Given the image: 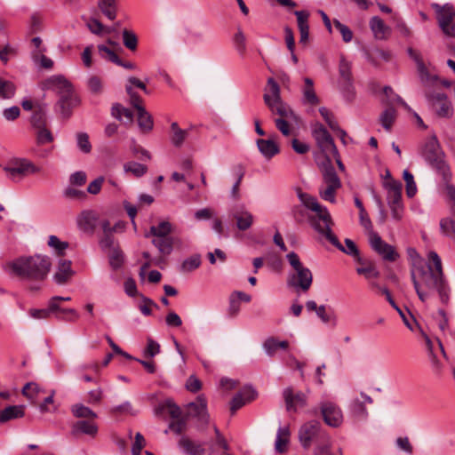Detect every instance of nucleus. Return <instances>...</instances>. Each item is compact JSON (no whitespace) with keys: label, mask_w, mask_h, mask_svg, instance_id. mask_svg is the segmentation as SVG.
<instances>
[{"label":"nucleus","mask_w":455,"mask_h":455,"mask_svg":"<svg viewBox=\"0 0 455 455\" xmlns=\"http://www.w3.org/2000/svg\"><path fill=\"white\" fill-rule=\"evenodd\" d=\"M312 136L323 156L322 161L315 156L317 164L323 168V180L319 188L320 196L322 199H333L336 190L341 187L340 180L331 164V156L338 155V149L332 137L322 124L315 123L312 125Z\"/></svg>","instance_id":"f257e3e1"},{"label":"nucleus","mask_w":455,"mask_h":455,"mask_svg":"<svg viewBox=\"0 0 455 455\" xmlns=\"http://www.w3.org/2000/svg\"><path fill=\"white\" fill-rule=\"evenodd\" d=\"M295 218L302 221L307 218L310 225L323 236H324L335 247H340L337 236L331 231L333 221L327 208L318 204L317 201H302L294 211Z\"/></svg>","instance_id":"f03ea898"},{"label":"nucleus","mask_w":455,"mask_h":455,"mask_svg":"<svg viewBox=\"0 0 455 455\" xmlns=\"http://www.w3.org/2000/svg\"><path fill=\"white\" fill-rule=\"evenodd\" d=\"M411 277L416 293L421 301H426L435 291L441 302L444 305L448 304L451 288L445 277L438 276L432 271H425V269H421L419 280L417 279L414 271H411Z\"/></svg>","instance_id":"7ed1b4c3"},{"label":"nucleus","mask_w":455,"mask_h":455,"mask_svg":"<svg viewBox=\"0 0 455 455\" xmlns=\"http://www.w3.org/2000/svg\"><path fill=\"white\" fill-rule=\"evenodd\" d=\"M51 265L49 257L35 255L19 258L10 262L8 267L21 279L43 281L47 276Z\"/></svg>","instance_id":"20e7f679"},{"label":"nucleus","mask_w":455,"mask_h":455,"mask_svg":"<svg viewBox=\"0 0 455 455\" xmlns=\"http://www.w3.org/2000/svg\"><path fill=\"white\" fill-rule=\"evenodd\" d=\"M286 259L291 267L286 279L287 287L296 293L307 292L313 283L311 270L303 265L299 255L294 251L289 252Z\"/></svg>","instance_id":"39448f33"},{"label":"nucleus","mask_w":455,"mask_h":455,"mask_svg":"<svg viewBox=\"0 0 455 455\" xmlns=\"http://www.w3.org/2000/svg\"><path fill=\"white\" fill-rule=\"evenodd\" d=\"M263 100L272 114L283 117H294L291 107L283 101L280 86L273 77H269L267 81Z\"/></svg>","instance_id":"423d86ee"},{"label":"nucleus","mask_w":455,"mask_h":455,"mask_svg":"<svg viewBox=\"0 0 455 455\" xmlns=\"http://www.w3.org/2000/svg\"><path fill=\"white\" fill-rule=\"evenodd\" d=\"M437 84L438 77L436 76V81L433 84L424 86L425 96L435 114L439 117L447 118L451 116V104L444 92L435 89Z\"/></svg>","instance_id":"0eeeda50"},{"label":"nucleus","mask_w":455,"mask_h":455,"mask_svg":"<svg viewBox=\"0 0 455 455\" xmlns=\"http://www.w3.org/2000/svg\"><path fill=\"white\" fill-rule=\"evenodd\" d=\"M425 159L445 177L448 167L443 160V154L440 149L435 136L430 137L425 143L422 151Z\"/></svg>","instance_id":"6e6552de"},{"label":"nucleus","mask_w":455,"mask_h":455,"mask_svg":"<svg viewBox=\"0 0 455 455\" xmlns=\"http://www.w3.org/2000/svg\"><path fill=\"white\" fill-rule=\"evenodd\" d=\"M432 8L436 12L438 24L443 33L455 37V9L452 5L432 4Z\"/></svg>","instance_id":"1a4fd4ad"},{"label":"nucleus","mask_w":455,"mask_h":455,"mask_svg":"<svg viewBox=\"0 0 455 455\" xmlns=\"http://www.w3.org/2000/svg\"><path fill=\"white\" fill-rule=\"evenodd\" d=\"M4 171L7 178L13 181H20L30 173L38 172L39 168L34 165L32 162L20 158L4 167Z\"/></svg>","instance_id":"9d476101"},{"label":"nucleus","mask_w":455,"mask_h":455,"mask_svg":"<svg viewBox=\"0 0 455 455\" xmlns=\"http://www.w3.org/2000/svg\"><path fill=\"white\" fill-rule=\"evenodd\" d=\"M339 87L344 98L347 101H351L355 98V89L353 86V79L351 73V64L344 58H341L339 67Z\"/></svg>","instance_id":"9b49d317"},{"label":"nucleus","mask_w":455,"mask_h":455,"mask_svg":"<svg viewBox=\"0 0 455 455\" xmlns=\"http://www.w3.org/2000/svg\"><path fill=\"white\" fill-rule=\"evenodd\" d=\"M320 411L325 424L331 427H339L343 423L341 409L331 401H323L320 403Z\"/></svg>","instance_id":"f8f14e48"},{"label":"nucleus","mask_w":455,"mask_h":455,"mask_svg":"<svg viewBox=\"0 0 455 455\" xmlns=\"http://www.w3.org/2000/svg\"><path fill=\"white\" fill-rule=\"evenodd\" d=\"M379 212V222L384 223L388 216L400 220L403 214V201H377Z\"/></svg>","instance_id":"ddd939ff"},{"label":"nucleus","mask_w":455,"mask_h":455,"mask_svg":"<svg viewBox=\"0 0 455 455\" xmlns=\"http://www.w3.org/2000/svg\"><path fill=\"white\" fill-rule=\"evenodd\" d=\"M369 240L371 248L377 251L383 259L395 261L399 257L395 248L384 242L377 233L371 232Z\"/></svg>","instance_id":"4468645a"},{"label":"nucleus","mask_w":455,"mask_h":455,"mask_svg":"<svg viewBox=\"0 0 455 455\" xmlns=\"http://www.w3.org/2000/svg\"><path fill=\"white\" fill-rule=\"evenodd\" d=\"M286 409L289 411H297L307 405V395L301 391L294 392L291 387H287L283 392Z\"/></svg>","instance_id":"2eb2a0df"},{"label":"nucleus","mask_w":455,"mask_h":455,"mask_svg":"<svg viewBox=\"0 0 455 455\" xmlns=\"http://www.w3.org/2000/svg\"><path fill=\"white\" fill-rule=\"evenodd\" d=\"M107 215V212L85 210L77 217V224L84 231H92L100 222V219Z\"/></svg>","instance_id":"dca6fc26"},{"label":"nucleus","mask_w":455,"mask_h":455,"mask_svg":"<svg viewBox=\"0 0 455 455\" xmlns=\"http://www.w3.org/2000/svg\"><path fill=\"white\" fill-rule=\"evenodd\" d=\"M43 89L54 91L60 97L73 91L70 82L61 75H54L45 79L43 82Z\"/></svg>","instance_id":"f3484780"},{"label":"nucleus","mask_w":455,"mask_h":455,"mask_svg":"<svg viewBox=\"0 0 455 455\" xmlns=\"http://www.w3.org/2000/svg\"><path fill=\"white\" fill-rule=\"evenodd\" d=\"M187 410L189 417L196 418L202 424L208 423L207 403L203 395H199L195 402L188 403Z\"/></svg>","instance_id":"a211bd4d"},{"label":"nucleus","mask_w":455,"mask_h":455,"mask_svg":"<svg viewBox=\"0 0 455 455\" xmlns=\"http://www.w3.org/2000/svg\"><path fill=\"white\" fill-rule=\"evenodd\" d=\"M408 54L409 56L415 61L417 66V70L419 73V76L420 79L421 84L424 86H429L433 84L436 81V76L431 75L426 65L424 64L419 53L415 52L413 49L409 48L408 49Z\"/></svg>","instance_id":"6ab92c4d"},{"label":"nucleus","mask_w":455,"mask_h":455,"mask_svg":"<svg viewBox=\"0 0 455 455\" xmlns=\"http://www.w3.org/2000/svg\"><path fill=\"white\" fill-rule=\"evenodd\" d=\"M321 428V423L317 420H310L301 426L299 431V438L304 448L311 445L312 440L317 435Z\"/></svg>","instance_id":"aec40b11"},{"label":"nucleus","mask_w":455,"mask_h":455,"mask_svg":"<svg viewBox=\"0 0 455 455\" xmlns=\"http://www.w3.org/2000/svg\"><path fill=\"white\" fill-rule=\"evenodd\" d=\"M77 105L78 99L72 91L60 97L56 104V109L64 118H68L71 116L72 109Z\"/></svg>","instance_id":"412c9836"},{"label":"nucleus","mask_w":455,"mask_h":455,"mask_svg":"<svg viewBox=\"0 0 455 455\" xmlns=\"http://www.w3.org/2000/svg\"><path fill=\"white\" fill-rule=\"evenodd\" d=\"M179 446L187 455H210L202 443L183 436L179 441Z\"/></svg>","instance_id":"4be33fe9"},{"label":"nucleus","mask_w":455,"mask_h":455,"mask_svg":"<svg viewBox=\"0 0 455 455\" xmlns=\"http://www.w3.org/2000/svg\"><path fill=\"white\" fill-rule=\"evenodd\" d=\"M361 398L355 397L350 403V411L352 414L357 418L365 419L368 416V411L365 403H372L371 396L364 393L360 394Z\"/></svg>","instance_id":"5701e85b"},{"label":"nucleus","mask_w":455,"mask_h":455,"mask_svg":"<svg viewBox=\"0 0 455 455\" xmlns=\"http://www.w3.org/2000/svg\"><path fill=\"white\" fill-rule=\"evenodd\" d=\"M74 274L75 272L71 268V261L68 259H60L53 279L58 284H65Z\"/></svg>","instance_id":"b1692460"},{"label":"nucleus","mask_w":455,"mask_h":455,"mask_svg":"<svg viewBox=\"0 0 455 455\" xmlns=\"http://www.w3.org/2000/svg\"><path fill=\"white\" fill-rule=\"evenodd\" d=\"M294 14L297 18L298 28L300 35L299 43L306 44L309 38V12L307 11H295Z\"/></svg>","instance_id":"393cba45"},{"label":"nucleus","mask_w":455,"mask_h":455,"mask_svg":"<svg viewBox=\"0 0 455 455\" xmlns=\"http://www.w3.org/2000/svg\"><path fill=\"white\" fill-rule=\"evenodd\" d=\"M256 144L259 151L266 159H271L279 153L278 145L271 139H259L256 140Z\"/></svg>","instance_id":"a878e982"},{"label":"nucleus","mask_w":455,"mask_h":455,"mask_svg":"<svg viewBox=\"0 0 455 455\" xmlns=\"http://www.w3.org/2000/svg\"><path fill=\"white\" fill-rule=\"evenodd\" d=\"M370 28L376 39L383 40L390 33V28L378 16H374L370 20Z\"/></svg>","instance_id":"bb28decb"},{"label":"nucleus","mask_w":455,"mask_h":455,"mask_svg":"<svg viewBox=\"0 0 455 455\" xmlns=\"http://www.w3.org/2000/svg\"><path fill=\"white\" fill-rule=\"evenodd\" d=\"M304 86L302 87V100L305 104L315 106L319 103V99L314 89V82L309 77L304 78Z\"/></svg>","instance_id":"cd10ccee"},{"label":"nucleus","mask_w":455,"mask_h":455,"mask_svg":"<svg viewBox=\"0 0 455 455\" xmlns=\"http://www.w3.org/2000/svg\"><path fill=\"white\" fill-rule=\"evenodd\" d=\"M73 435L84 434L90 436H95L98 433L97 425L90 420H79L72 427Z\"/></svg>","instance_id":"c85d7f7f"},{"label":"nucleus","mask_w":455,"mask_h":455,"mask_svg":"<svg viewBox=\"0 0 455 455\" xmlns=\"http://www.w3.org/2000/svg\"><path fill=\"white\" fill-rule=\"evenodd\" d=\"M383 187L387 190L389 199H401L403 189L401 181L389 177L383 180Z\"/></svg>","instance_id":"c756f323"},{"label":"nucleus","mask_w":455,"mask_h":455,"mask_svg":"<svg viewBox=\"0 0 455 455\" xmlns=\"http://www.w3.org/2000/svg\"><path fill=\"white\" fill-rule=\"evenodd\" d=\"M425 271H432L434 274L437 275L438 276L445 277L443 270L441 258L434 251H429L427 254V269H425Z\"/></svg>","instance_id":"7c9ffc66"},{"label":"nucleus","mask_w":455,"mask_h":455,"mask_svg":"<svg viewBox=\"0 0 455 455\" xmlns=\"http://www.w3.org/2000/svg\"><path fill=\"white\" fill-rule=\"evenodd\" d=\"M262 347L268 356H274L277 349H287L289 343L286 340L279 341L275 338L270 337L264 341Z\"/></svg>","instance_id":"2f4dec72"},{"label":"nucleus","mask_w":455,"mask_h":455,"mask_svg":"<svg viewBox=\"0 0 455 455\" xmlns=\"http://www.w3.org/2000/svg\"><path fill=\"white\" fill-rule=\"evenodd\" d=\"M24 416L23 405H12L6 407L0 412V422L4 423L11 419L22 418Z\"/></svg>","instance_id":"473e14b6"},{"label":"nucleus","mask_w":455,"mask_h":455,"mask_svg":"<svg viewBox=\"0 0 455 455\" xmlns=\"http://www.w3.org/2000/svg\"><path fill=\"white\" fill-rule=\"evenodd\" d=\"M236 227L241 231L249 229L253 223V216L249 212H236L233 213Z\"/></svg>","instance_id":"72a5a7b5"},{"label":"nucleus","mask_w":455,"mask_h":455,"mask_svg":"<svg viewBox=\"0 0 455 455\" xmlns=\"http://www.w3.org/2000/svg\"><path fill=\"white\" fill-rule=\"evenodd\" d=\"M171 142L176 148L181 147L188 135V131L180 129L176 122L171 124Z\"/></svg>","instance_id":"f704fd0d"},{"label":"nucleus","mask_w":455,"mask_h":455,"mask_svg":"<svg viewBox=\"0 0 455 455\" xmlns=\"http://www.w3.org/2000/svg\"><path fill=\"white\" fill-rule=\"evenodd\" d=\"M172 232V225L169 221H161L157 226L150 227L149 232L146 234V237L150 235L155 237H168Z\"/></svg>","instance_id":"c9c22d12"},{"label":"nucleus","mask_w":455,"mask_h":455,"mask_svg":"<svg viewBox=\"0 0 455 455\" xmlns=\"http://www.w3.org/2000/svg\"><path fill=\"white\" fill-rule=\"evenodd\" d=\"M440 231L443 235L455 242V220L451 217L440 220Z\"/></svg>","instance_id":"e433bc0d"},{"label":"nucleus","mask_w":455,"mask_h":455,"mask_svg":"<svg viewBox=\"0 0 455 455\" xmlns=\"http://www.w3.org/2000/svg\"><path fill=\"white\" fill-rule=\"evenodd\" d=\"M44 50H34L31 52L33 62L44 69H52L53 67V60L44 54Z\"/></svg>","instance_id":"4c0bfd02"},{"label":"nucleus","mask_w":455,"mask_h":455,"mask_svg":"<svg viewBox=\"0 0 455 455\" xmlns=\"http://www.w3.org/2000/svg\"><path fill=\"white\" fill-rule=\"evenodd\" d=\"M152 243L158 249L159 252L164 255H169L172 251L173 239L168 237H155Z\"/></svg>","instance_id":"58836bf2"},{"label":"nucleus","mask_w":455,"mask_h":455,"mask_svg":"<svg viewBox=\"0 0 455 455\" xmlns=\"http://www.w3.org/2000/svg\"><path fill=\"white\" fill-rule=\"evenodd\" d=\"M290 431L288 427H279L275 443V448L277 452L283 453L286 451Z\"/></svg>","instance_id":"ea45409f"},{"label":"nucleus","mask_w":455,"mask_h":455,"mask_svg":"<svg viewBox=\"0 0 455 455\" xmlns=\"http://www.w3.org/2000/svg\"><path fill=\"white\" fill-rule=\"evenodd\" d=\"M138 125L143 132H149L153 128L152 116L145 108H140L138 110Z\"/></svg>","instance_id":"a19ab883"},{"label":"nucleus","mask_w":455,"mask_h":455,"mask_svg":"<svg viewBox=\"0 0 455 455\" xmlns=\"http://www.w3.org/2000/svg\"><path fill=\"white\" fill-rule=\"evenodd\" d=\"M356 272L357 274L363 275L367 280H371L379 276V271L371 262H362V266L356 268Z\"/></svg>","instance_id":"79ce46f5"},{"label":"nucleus","mask_w":455,"mask_h":455,"mask_svg":"<svg viewBox=\"0 0 455 455\" xmlns=\"http://www.w3.org/2000/svg\"><path fill=\"white\" fill-rule=\"evenodd\" d=\"M46 310L48 312L49 316L52 314H54L56 312H61L63 314H70L74 316V319H69V321L76 320L79 317V314L76 312V309H73V308L62 309V308H60V307L59 305V301L54 297H52L49 300L48 307L46 308Z\"/></svg>","instance_id":"37998d69"},{"label":"nucleus","mask_w":455,"mask_h":455,"mask_svg":"<svg viewBox=\"0 0 455 455\" xmlns=\"http://www.w3.org/2000/svg\"><path fill=\"white\" fill-rule=\"evenodd\" d=\"M98 6L109 20H113L116 19V8L115 0H99Z\"/></svg>","instance_id":"c03bdc74"},{"label":"nucleus","mask_w":455,"mask_h":455,"mask_svg":"<svg viewBox=\"0 0 455 455\" xmlns=\"http://www.w3.org/2000/svg\"><path fill=\"white\" fill-rule=\"evenodd\" d=\"M72 413L76 418H84V419H95L97 418V414L91 410L89 407L82 404L76 403L71 408Z\"/></svg>","instance_id":"a18cd8bd"},{"label":"nucleus","mask_w":455,"mask_h":455,"mask_svg":"<svg viewBox=\"0 0 455 455\" xmlns=\"http://www.w3.org/2000/svg\"><path fill=\"white\" fill-rule=\"evenodd\" d=\"M395 120V109L392 107L387 108L379 116V122L387 131L391 129Z\"/></svg>","instance_id":"49530a36"},{"label":"nucleus","mask_w":455,"mask_h":455,"mask_svg":"<svg viewBox=\"0 0 455 455\" xmlns=\"http://www.w3.org/2000/svg\"><path fill=\"white\" fill-rule=\"evenodd\" d=\"M403 177L405 181L407 196L410 198L415 196L418 189L413 175L408 170H404Z\"/></svg>","instance_id":"de8ad7c7"},{"label":"nucleus","mask_w":455,"mask_h":455,"mask_svg":"<svg viewBox=\"0 0 455 455\" xmlns=\"http://www.w3.org/2000/svg\"><path fill=\"white\" fill-rule=\"evenodd\" d=\"M48 245L54 251V252L61 256L68 247V243L60 241L56 235H50L48 239Z\"/></svg>","instance_id":"09e8293b"},{"label":"nucleus","mask_w":455,"mask_h":455,"mask_svg":"<svg viewBox=\"0 0 455 455\" xmlns=\"http://www.w3.org/2000/svg\"><path fill=\"white\" fill-rule=\"evenodd\" d=\"M98 50L100 52V55L101 58L116 64H122V60L119 59V57L116 55V53L111 50L110 48L107 47L104 44H99Z\"/></svg>","instance_id":"8fccbe9b"},{"label":"nucleus","mask_w":455,"mask_h":455,"mask_svg":"<svg viewBox=\"0 0 455 455\" xmlns=\"http://www.w3.org/2000/svg\"><path fill=\"white\" fill-rule=\"evenodd\" d=\"M109 264L114 269L119 268L124 262V255L119 247L112 249L108 252Z\"/></svg>","instance_id":"3c124183"},{"label":"nucleus","mask_w":455,"mask_h":455,"mask_svg":"<svg viewBox=\"0 0 455 455\" xmlns=\"http://www.w3.org/2000/svg\"><path fill=\"white\" fill-rule=\"evenodd\" d=\"M15 91L16 87L11 81L0 78V98L11 99L14 96Z\"/></svg>","instance_id":"603ef678"},{"label":"nucleus","mask_w":455,"mask_h":455,"mask_svg":"<svg viewBox=\"0 0 455 455\" xmlns=\"http://www.w3.org/2000/svg\"><path fill=\"white\" fill-rule=\"evenodd\" d=\"M40 391L39 386L34 382L27 383L22 388V394L32 402L38 399Z\"/></svg>","instance_id":"864d4df0"},{"label":"nucleus","mask_w":455,"mask_h":455,"mask_svg":"<svg viewBox=\"0 0 455 455\" xmlns=\"http://www.w3.org/2000/svg\"><path fill=\"white\" fill-rule=\"evenodd\" d=\"M146 445V440L140 433L135 435V440L132 447V455H142L141 450ZM145 455H154L151 451H145Z\"/></svg>","instance_id":"5fc2aeb1"},{"label":"nucleus","mask_w":455,"mask_h":455,"mask_svg":"<svg viewBox=\"0 0 455 455\" xmlns=\"http://www.w3.org/2000/svg\"><path fill=\"white\" fill-rule=\"evenodd\" d=\"M201 265V258L199 255H193L185 259L181 265L183 272H192Z\"/></svg>","instance_id":"6e6d98bb"},{"label":"nucleus","mask_w":455,"mask_h":455,"mask_svg":"<svg viewBox=\"0 0 455 455\" xmlns=\"http://www.w3.org/2000/svg\"><path fill=\"white\" fill-rule=\"evenodd\" d=\"M123 42L124 46L131 51H134L137 48L138 39L132 31L127 29L123 31Z\"/></svg>","instance_id":"4d7b16f0"},{"label":"nucleus","mask_w":455,"mask_h":455,"mask_svg":"<svg viewBox=\"0 0 455 455\" xmlns=\"http://www.w3.org/2000/svg\"><path fill=\"white\" fill-rule=\"evenodd\" d=\"M124 168L126 172H132L136 177H141L147 172V167L144 164L135 162L124 164Z\"/></svg>","instance_id":"13d9d810"},{"label":"nucleus","mask_w":455,"mask_h":455,"mask_svg":"<svg viewBox=\"0 0 455 455\" xmlns=\"http://www.w3.org/2000/svg\"><path fill=\"white\" fill-rule=\"evenodd\" d=\"M36 140L40 145L53 141V135L45 126L36 129Z\"/></svg>","instance_id":"bf43d9fd"},{"label":"nucleus","mask_w":455,"mask_h":455,"mask_svg":"<svg viewBox=\"0 0 455 455\" xmlns=\"http://www.w3.org/2000/svg\"><path fill=\"white\" fill-rule=\"evenodd\" d=\"M76 143L79 149L84 153H90L92 146L89 141V136L85 132H79L76 134Z\"/></svg>","instance_id":"052dcab7"},{"label":"nucleus","mask_w":455,"mask_h":455,"mask_svg":"<svg viewBox=\"0 0 455 455\" xmlns=\"http://www.w3.org/2000/svg\"><path fill=\"white\" fill-rule=\"evenodd\" d=\"M333 24L340 32L342 39L345 43H349L353 39L352 30L345 24H342L339 20H334Z\"/></svg>","instance_id":"680f3d73"},{"label":"nucleus","mask_w":455,"mask_h":455,"mask_svg":"<svg viewBox=\"0 0 455 455\" xmlns=\"http://www.w3.org/2000/svg\"><path fill=\"white\" fill-rule=\"evenodd\" d=\"M319 113L332 131L339 130L338 122L334 119L332 114L326 108H320Z\"/></svg>","instance_id":"e2e57ef3"},{"label":"nucleus","mask_w":455,"mask_h":455,"mask_svg":"<svg viewBox=\"0 0 455 455\" xmlns=\"http://www.w3.org/2000/svg\"><path fill=\"white\" fill-rule=\"evenodd\" d=\"M315 314L323 323H328L330 322H332V324L336 325V323H337L336 315L334 314L329 315L326 312V307L324 305L319 306V309L315 312Z\"/></svg>","instance_id":"0e129e2a"},{"label":"nucleus","mask_w":455,"mask_h":455,"mask_svg":"<svg viewBox=\"0 0 455 455\" xmlns=\"http://www.w3.org/2000/svg\"><path fill=\"white\" fill-rule=\"evenodd\" d=\"M235 49L240 54H244L246 50L245 36L242 30H238L234 36Z\"/></svg>","instance_id":"69168bd1"},{"label":"nucleus","mask_w":455,"mask_h":455,"mask_svg":"<svg viewBox=\"0 0 455 455\" xmlns=\"http://www.w3.org/2000/svg\"><path fill=\"white\" fill-rule=\"evenodd\" d=\"M101 249L108 253L112 249H116L118 246L116 245L115 240L112 236V234L104 235L100 242Z\"/></svg>","instance_id":"338daca9"},{"label":"nucleus","mask_w":455,"mask_h":455,"mask_svg":"<svg viewBox=\"0 0 455 455\" xmlns=\"http://www.w3.org/2000/svg\"><path fill=\"white\" fill-rule=\"evenodd\" d=\"M104 180L105 179L102 176L96 178L88 185L87 192L92 196L98 195L102 188Z\"/></svg>","instance_id":"774afa93"}]
</instances>
